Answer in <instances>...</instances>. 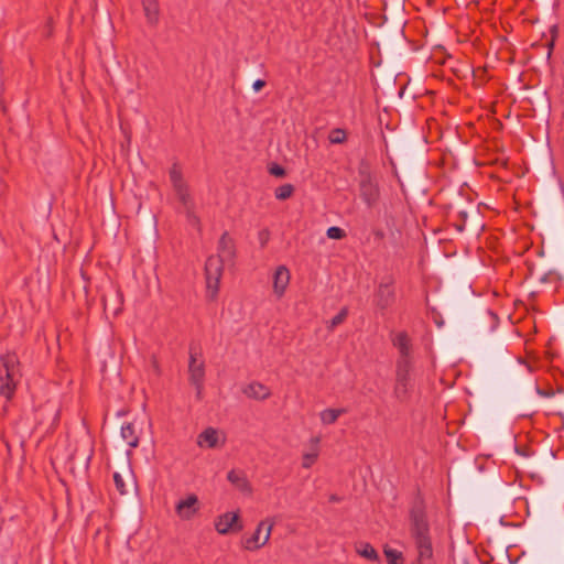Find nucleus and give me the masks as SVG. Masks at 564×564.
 <instances>
[{
	"label": "nucleus",
	"instance_id": "f257e3e1",
	"mask_svg": "<svg viewBox=\"0 0 564 564\" xmlns=\"http://www.w3.org/2000/svg\"><path fill=\"white\" fill-rule=\"evenodd\" d=\"M217 251V256H210L205 263L206 285L213 297L219 290L225 263L232 264L236 258L235 241L227 231L221 235Z\"/></svg>",
	"mask_w": 564,
	"mask_h": 564
},
{
	"label": "nucleus",
	"instance_id": "f03ea898",
	"mask_svg": "<svg viewBox=\"0 0 564 564\" xmlns=\"http://www.w3.org/2000/svg\"><path fill=\"white\" fill-rule=\"evenodd\" d=\"M411 536L417 552V564H433V544L430 524L422 502H416L410 511Z\"/></svg>",
	"mask_w": 564,
	"mask_h": 564
},
{
	"label": "nucleus",
	"instance_id": "7ed1b4c3",
	"mask_svg": "<svg viewBox=\"0 0 564 564\" xmlns=\"http://www.w3.org/2000/svg\"><path fill=\"white\" fill-rule=\"evenodd\" d=\"M19 376V360L14 354L1 357L0 364V394L10 400L15 391Z\"/></svg>",
	"mask_w": 564,
	"mask_h": 564
},
{
	"label": "nucleus",
	"instance_id": "20e7f679",
	"mask_svg": "<svg viewBox=\"0 0 564 564\" xmlns=\"http://www.w3.org/2000/svg\"><path fill=\"white\" fill-rule=\"evenodd\" d=\"M188 379L196 389V398L202 399L205 379V361L197 347H189Z\"/></svg>",
	"mask_w": 564,
	"mask_h": 564
},
{
	"label": "nucleus",
	"instance_id": "39448f33",
	"mask_svg": "<svg viewBox=\"0 0 564 564\" xmlns=\"http://www.w3.org/2000/svg\"><path fill=\"white\" fill-rule=\"evenodd\" d=\"M411 369L412 361L397 360L393 394L400 402L406 401L410 397L412 390Z\"/></svg>",
	"mask_w": 564,
	"mask_h": 564
},
{
	"label": "nucleus",
	"instance_id": "423d86ee",
	"mask_svg": "<svg viewBox=\"0 0 564 564\" xmlns=\"http://www.w3.org/2000/svg\"><path fill=\"white\" fill-rule=\"evenodd\" d=\"M359 194L368 207L377 205L380 198L378 182L367 169L359 170Z\"/></svg>",
	"mask_w": 564,
	"mask_h": 564
},
{
	"label": "nucleus",
	"instance_id": "0eeeda50",
	"mask_svg": "<svg viewBox=\"0 0 564 564\" xmlns=\"http://www.w3.org/2000/svg\"><path fill=\"white\" fill-rule=\"evenodd\" d=\"M274 521L272 519H264L257 525L254 533L243 541V547L248 551H257L264 546L271 536Z\"/></svg>",
	"mask_w": 564,
	"mask_h": 564
},
{
	"label": "nucleus",
	"instance_id": "6e6552de",
	"mask_svg": "<svg viewBox=\"0 0 564 564\" xmlns=\"http://www.w3.org/2000/svg\"><path fill=\"white\" fill-rule=\"evenodd\" d=\"M395 301L394 281L391 276L382 279L375 293L373 302L380 310H387Z\"/></svg>",
	"mask_w": 564,
	"mask_h": 564
},
{
	"label": "nucleus",
	"instance_id": "1a4fd4ad",
	"mask_svg": "<svg viewBox=\"0 0 564 564\" xmlns=\"http://www.w3.org/2000/svg\"><path fill=\"white\" fill-rule=\"evenodd\" d=\"M170 180L180 202L188 209L192 203L188 186L183 178L181 166L174 163L170 169Z\"/></svg>",
	"mask_w": 564,
	"mask_h": 564
},
{
	"label": "nucleus",
	"instance_id": "9d476101",
	"mask_svg": "<svg viewBox=\"0 0 564 564\" xmlns=\"http://www.w3.org/2000/svg\"><path fill=\"white\" fill-rule=\"evenodd\" d=\"M243 528L239 512H226L215 519V529L219 534H228L230 531L239 532Z\"/></svg>",
	"mask_w": 564,
	"mask_h": 564
},
{
	"label": "nucleus",
	"instance_id": "9b49d317",
	"mask_svg": "<svg viewBox=\"0 0 564 564\" xmlns=\"http://www.w3.org/2000/svg\"><path fill=\"white\" fill-rule=\"evenodd\" d=\"M198 503V497L195 494H191L176 503L175 512L182 520H191L199 509Z\"/></svg>",
	"mask_w": 564,
	"mask_h": 564
},
{
	"label": "nucleus",
	"instance_id": "f8f14e48",
	"mask_svg": "<svg viewBox=\"0 0 564 564\" xmlns=\"http://www.w3.org/2000/svg\"><path fill=\"white\" fill-rule=\"evenodd\" d=\"M392 345L399 350L398 360L411 361V339L406 332H399L391 336Z\"/></svg>",
	"mask_w": 564,
	"mask_h": 564
},
{
	"label": "nucleus",
	"instance_id": "ddd939ff",
	"mask_svg": "<svg viewBox=\"0 0 564 564\" xmlns=\"http://www.w3.org/2000/svg\"><path fill=\"white\" fill-rule=\"evenodd\" d=\"M227 480L245 495L252 494V486L248 480L245 471L231 469L227 474Z\"/></svg>",
	"mask_w": 564,
	"mask_h": 564
},
{
	"label": "nucleus",
	"instance_id": "4468645a",
	"mask_svg": "<svg viewBox=\"0 0 564 564\" xmlns=\"http://www.w3.org/2000/svg\"><path fill=\"white\" fill-rule=\"evenodd\" d=\"M290 282V271L286 267L280 265L273 274V290L278 297H281Z\"/></svg>",
	"mask_w": 564,
	"mask_h": 564
},
{
	"label": "nucleus",
	"instance_id": "2eb2a0df",
	"mask_svg": "<svg viewBox=\"0 0 564 564\" xmlns=\"http://www.w3.org/2000/svg\"><path fill=\"white\" fill-rule=\"evenodd\" d=\"M197 445L203 447L204 445L208 448H215L219 445V432L214 427L205 429L197 436Z\"/></svg>",
	"mask_w": 564,
	"mask_h": 564
},
{
	"label": "nucleus",
	"instance_id": "dca6fc26",
	"mask_svg": "<svg viewBox=\"0 0 564 564\" xmlns=\"http://www.w3.org/2000/svg\"><path fill=\"white\" fill-rule=\"evenodd\" d=\"M243 393L251 399L265 400L270 397L271 392L268 387L260 382H251L245 389Z\"/></svg>",
	"mask_w": 564,
	"mask_h": 564
},
{
	"label": "nucleus",
	"instance_id": "f3484780",
	"mask_svg": "<svg viewBox=\"0 0 564 564\" xmlns=\"http://www.w3.org/2000/svg\"><path fill=\"white\" fill-rule=\"evenodd\" d=\"M122 440L128 444L130 448L139 446L140 435L133 423L129 422L121 426L120 431Z\"/></svg>",
	"mask_w": 564,
	"mask_h": 564
},
{
	"label": "nucleus",
	"instance_id": "a211bd4d",
	"mask_svg": "<svg viewBox=\"0 0 564 564\" xmlns=\"http://www.w3.org/2000/svg\"><path fill=\"white\" fill-rule=\"evenodd\" d=\"M142 7L148 23L151 25H156L160 18V7L158 0H142Z\"/></svg>",
	"mask_w": 564,
	"mask_h": 564
},
{
	"label": "nucleus",
	"instance_id": "6ab92c4d",
	"mask_svg": "<svg viewBox=\"0 0 564 564\" xmlns=\"http://www.w3.org/2000/svg\"><path fill=\"white\" fill-rule=\"evenodd\" d=\"M318 444H319V437L311 438L312 451L303 454V457H302V467L303 468H311L317 460L318 454H319Z\"/></svg>",
	"mask_w": 564,
	"mask_h": 564
},
{
	"label": "nucleus",
	"instance_id": "aec40b11",
	"mask_svg": "<svg viewBox=\"0 0 564 564\" xmlns=\"http://www.w3.org/2000/svg\"><path fill=\"white\" fill-rule=\"evenodd\" d=\"M347 412L346 409H326L321 412V421L325 425L334 424L337 419Z\"/></svg>",
	"mask_w": 564,
	"mask_h": 564
},
{
	"label": "nucleus",
	"instance_id": "412c9836",
	"mask_svg": "<svg viewBox=\"0 0 564 564\" xmlns=\"http://www.w3.org/2000/svg\"><path fill=\"white\" fill-rule=\"evenodd\" d=\"M356 552L368 560L376 561L378 560V553L375 547L368 542H361L356 545Z\"/></svg>",
	"mask_w": 564,
	"mask_h": 564
},
{
	"label": "nucleus",
	"instance_id": "4be33fe9",
	"mask_svg": "<svg viewBox=\"0 0 564 564\" xmlns=\"http://www.w3.org/2000/svg\"><path fill=\"white\" fill-rule=\"evenodd\" d=\"M294 193V186L292 184H283L279 186L275 192L274 196L279 200H285L290 198Z\"/></svg>",
	"mask_w": 564,
	"mask_h": 564
},
{
	"label": "nucleus",
	"instance_id": "5701e85b",
	"mask_svg": "<svg viewBox=\"0 0 564 564\" xmlns=\"http://www.w3.org/2000/svg\"><path fill=\"white\" fill-rule=\"evenodd\" d=\"M347 133L344 129L335 128L330 130L328 134V140L332 144H341L346 141Z\"/></svg>",
	"mask_w": 564,
	"mask_h": 564
},
{
	"label": "nucleus",
	"instance_id": "b1692460",
	"mask_svg": "<svg viewBox=\"0 0 564 564\" xmlns=\"http://www.w3.org/2000/svg\"><path fill=\"white\" fill-rule=\"evenodd\" d=\"M383 553L388 560L389 564H399V561H403L402 552L391 549L388 545L384 546Z\"/></svg>",
	"mask_w": 564,
	"mask_h": 564
},
{
	"label": "nucleus",
	"instance_id": "393cba45",
	"mask_svg": "<svg viewBox=\"0 0 564 564\" xmlns=\"http://www.w3.org/2000/svg\"><path fill=\"white\" fill-rule=\"evenodd\" d=\"M347 315H348V310L346 307L341 308L340 312L328 322L327 329L332 332L336 326L344 323Z\"/></svg>",
	"mask_w": 564,
	"mask_h": 564
},
{
	"label": "nucleus",
	"instance_id": "a878e982",
	"mask_svg": "<svg viewBox=\"0 0 564 564\" xmlns=\"http://www.w3.org/2000/svg\"><path fill=\"white\" fill-rule=\"evenodd\" d=\"M326 235L329 239H336V240H339V239H343L346 237L345 230L339 227H336V226L329 227L326 231Z\"/></svg>",
	"mask_w": 564,
	"mask_h": 564
},
{
	"label": "nucleus",
	"instance_id": "bb28decb",
	"mask_svg": "<svg viewBox=\"0 0 564 564\" xmlns=\"http://www.w3.org/2000/svg\"><path fill=\"white\" fill-rule=\"evenodd\" d=\"M269 173L271 175H274L276 177H284L286 175V171L283 166L279 165V164H272L270 167H269Z\"/></svg>",
	"mask_w": 564,
	"mask_h": 564
},
{
	"label": "nucleus",
	"instance_id": "cd10ccee",
	"mask_svg": "<svg viewBox=\"0 0 564 564\" xmlns=\"http://www.w3.org/2000/svg\"><path fill=\"white\" fill-rule=\"evenodd\" d=\"M113 481H115L117 490L121 495H124L127 492L126 485H124V481H123L122 477L120 476V474H118V473L113 474Z\"/></svg>",
	"mask_w": 564,
	"mask_h": 564
},
{
	"label": "nucleus",
	"instance_id": "c85d7f7f",
	"mask_svg": "<svg viewBox=\"0 0 564 564\" xmlns=\"http://www.w3.org/2000/svg\"><path fill=\"white\" fill-rule=\"evenodd\" d=\"M258 239H259V242H260L261 247H264L268 243L269 239H270L269 230L268 229L260 230L259 234H258Z\"/></svg>",
	"mask_w": 564,
	"mask_h": 564
},
{
	"label": "nucleus",
	"instance_id": "c756f323",
	"mask_svg": "<svg viewBox=\"0 0 564 564\" xmlns=\"http://www.w3.org/2000/svg\"><path fill=\"white\" fill-rule=\"evenodd\" d=\"M187 219H188L189 224H192L194 226H199V219L193 212H189V210L187 212Z\"/></svg>",
	"mask_w": 564,
	"mask_h": 564
},
{
	"label": "nucleus",
	"instance_id": "7c9ffc66",
	"mask_svg": "<svg viewBox=\"0 0 564 564\" xmlns=\"http://www.w3.org/2000/svg\"><path fill=\"white\" fill-rule=\"evenodd\" d=\"M264 86H265V82H264L263 79H257V80L253 83V89H254V91H259V90H261Z\"/></svg>",
	"mask_w": 564,
	"mask_h": 564
},
{
	"label": "nucleus",
	"instance_id": "2f4dec72",
	"mask_svg": "<svg viewBox=\"0 0 564 564\" xmlns=\"http://www.w3.org/2000/svg\"><path fill=\"white\" fill-rule=\"evenodd\" d=\"M536 393L541 397H545V398H549V397H552L553 395V392L552 391H545L539 387H536Z\"/></svg>",
	"mask_w": 564,
	"mask_h": 564
},
{
	"label": "nucleus",
	"instance_id": "473e14b6",
	"mask_svg": "<svg viewBox=\"0 0 564 564\" xmlns=\"http://www.w3.org/2000/svg\"><path fill=\"white\" fill-rule=\"evenodd\" d=\"M375 236H376L377 238H380V239H381V238H383V231H382V230H377V231H375Z\"/></svg>",
	"mask_w": 564,
	"mask_h": 564
},
{
	"label": "nucleus",
	"instance_id": "72a5a7b5",
	"mask_svg": "<svg viewBox=\"0 0 564 564\" xmlns=\"http://www.w3.org/2000/svg\"><path fill=\"white\" fill-rule=\"evenodd\" d=\"M329 500L333 502H337V501H339V498L337 496L333 495V496H330Z\"/></svg>",
	"mask_w": 564,
	"mask_h": 564
},
{
	"label": "nucleus",
	"instance_id": "f704fd0d",
	"mask_svg": "<svg viewBox=\"0 0 564 564\" xmlns=\"http://www.w3.org/2000/svg\"><path fill=\"white\" fill-rule=\"evenodd\" d=\"M104 310L107 311V301L106 297L102 296Z\"/></svg>",
	"mask_w": 564,
	"mask_h": 564
},
{
	"label": "nucleus",
	"instance_id": "c9c22d12",
	"mask_svg": "<svg viewBox=\"0 0 564 564\" xmlns=\"http://www.w3.org/2000/svg\"><path fill=\"white\" fill-rule=\"evenodd\" d=\"M488 314H489L491 317H496V315H495L492 312H488Z\"/></svg>",
	"mask_w": 564,
	"mask_h": 564
},
{
	"label": "nucleus",
	"instance_id": "e433bc0d",
	"mask_svg": "<svg viewBox=\"0 0 564 564\" xmlns=\"http://www.w3.org/2000/svg\"><path fill=\"white\" fill-rule=\"evenodd\" d=\"M415 564H417V563H415Z\"/></svg>",
	"mask_w": 564,
	"mask_h": 564
}]
</instances>
